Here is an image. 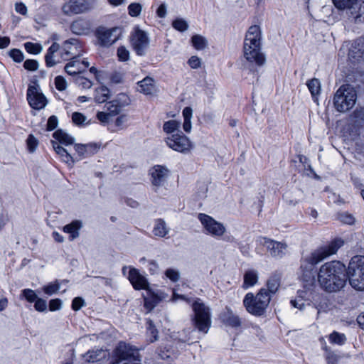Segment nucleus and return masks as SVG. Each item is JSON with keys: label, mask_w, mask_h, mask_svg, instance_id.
<instances>
[{"label": "nucleus", "mask_w": 364, "mask_h": 364, "mask_svg": "<svg viewBox=\"0 0 364 364\" xmlns=\"http://www.w3.org/2000/svg\"><path fill=\"white\" fill-rule=\"evenodd\" d=\"M172 26L176 31L184 32L188 28V23L187 21L181 18H177L172 22Z\"/></svg>", "instance_id": "obj_39"}, {"label": "nucleus", "mask_w": 364, "mask_h": 364, "mask_svg": "<svg viewBox=\"0 0 364 364\" xmlns=\"http://www.w3.org/2000/svg\"><path fill=\"white\" fill-rule=\"evenodd\" d=\"M326 360L328 364H337L338 358L335 353L329 352L326 355Z\"/></svg>", "instance_id": "obj_63"}, {"label": "nucleus", "mask_w": 364, "mask_h": 364, "mask_svg": "<svg viewBox=\"0 0 364 364\" xmlns=\"http://www.w3.org/2000/svg\"><path fill=\"white\" fill-rule=\"evenodd\" d=\"M290 304L293 307L296 308L299 310H303L305 306V304L302 301V299H299L297 298H296L295 299H291Z\"/></svg>", "instance_id": "obj_62"}, {"label": "nucleus", "mask_w": 364, "mask_h": 364, "mask_svg": "<svg viewBox=\"0 0 364 364\" xmlns=\"http://www.w3.org/2000/svg\"><path fill=\"white\" fill-rule=\"evenodd\" d=\"M261 41L260 27L257 25L251 26L244 41V56L247 61L255 63L259 66L263 65L266 61L265 56L261 51Z\"/></svg>", "instance_id": "obj_2"}, {"label": "nucleus", "mask_w": 364, "mask_h": 364, "mask_svg": "<svg viewBox=\"0 0 364 364\" xmlns=\"http://www.w3.org/2000/svg\"><path fill=\"white\" fill-rule=\"evenodd\" d=\"M334 6L339 10H346L347 14L354 18L355 21L364 20V0H333Z\"/></svg>", "instance_id": "obj_8"}, {"label": "nucleus", "mask_w": 364, "mask_h": 364, "mask_svg": "<svg viewBox=\"0 0 364 364\" xmlns=\"http://www.w3.org/2000/svg\"><path fill=\"white\" fill-rule=\"evenodd\" d=\"M27 100L30 106L36 109L44 108L48 103L46 97L34 85H29L27 90Z\"/></svg>", "instance_id": "obj_16"}, {"label": "nucleus", "mask_w": 364, "mask_h": 364, "mask_svg": "<svg viewBox=\"0 0 364 364\" xmlns=\"http://www.w3.org/2000/svg\"><path fill=\"white\" fill-rule=\"evenodd\" d=\"M53 136L55 139L58 141L59 144L68 146L71 145L74 143V138L63 131L62 129H58L53 134Z\"/></svg>", "instance_id": "obj_28"}, {"label": "nucleus", "mask_w": 364, "mask_h": 364, "mask_svg": "<svg viewBox=\"0 0 364 364\" xmlns=\"http://www.w3.org/2000/svg\"><path fill=\"white\" fill-rule=\"evenodd\" d=\"M60 285L56 280L53 283H50L48 285L44 286L43 290L46 294L50 296L56 293L60 289Z\"/></svg>", "instance_id": "obj_43"}, {"label": "nucleus", "mask_w": 364, "mask_h": 364, "mask_svg": "<svg viewBox=\"0 0 364 364\" xmlns=\"http://www.w3.org/2000/svg\"><path fill=\"white\" fill-rule=\"evenodd\" d=\"M193 110L191 107H186L183 110V117L184 119L183 128L186 132L189 133L191 130V117Z\"/></svg>", "instance_id": "obj_36"}, {"label": "nucleus", "mask_w": 364, "mask_h": 364, "mask_svg": "<svg viewBox=\"0 0 364 364\" xmlns=\"http://www.w3.org/2000/svg\"><path fill=\"white\" fill-rule=\"evenodd\" d=\"M55 85L57 90L60 91H63L67 87V82L65 79L60 75L55 77Z\"/></svg>", "instance_id": "obj_51"}, {"label": "nucleus", "mask_w": 364, "mask_h": 364, "mask_svg": "<svg viewBox=\"0 0 364 364\" xmlns=\"http://www.w3.org/2000/svg\"><path fill=\"white\" fill-rule=\"evenodd\" d=\"M61 306L62 301L59 299H51L49 302V309L51 311L59 310Z\"/></svg>", "instance_id": "obj_59"}, {"label": "nucleus", "mask_w": 364, "mask_h": 364, "mask_svg": "<svg viewBox=\"0 0 364 364\" xmlns=\"http://www.w3.org/2000/svg\"><path fill=\"white\" fill-rule=\"evenodd\" d=\"M338 218L341 222L348 225H351L355 221L354 217L348 213H340L338 215Z\"/></svg>", "instance_id": "obj_53"}, {"label": "nucleus", "mask_w": 364, "mask_h": 364, "mask_svg": "<svg viewBox=\"0 0 364 364\" xmlns=\"http://www.w3.org/2000/svg\"><path fill=\"white\" fill-rule=\"evenodd\" d=\"M73 60L66 64L65 66V71L70 75H74L75 77L82 72V67L81 66L80 61L78 60V56H74Z\"/></svg>", "instance_id": "obj_25"}, {"label": "nucleus", "mask_w": 364, "mask_h": 364, "mask_svg": "<svg viewBox=\"0 0 364 364\" xmlns=\"http://www.w3.org/2000/svg\"><path fill=\"white\" fill-rule=\"evenodd\" d=\"M329 341L332 343L341 346L346 343V337L343 333H340L336 331H334L331 334H330Z\"/></svg>", "instance_id": "obj_40"}, {"label": "nucleus", "mask_w": 364, "mask_h": 364, "mask_svg": "<svg viewBox=\"0 0 364 364\" xmlns=\"http://www.w3.org/2000/svg\"><path fill=\"white\" fill-rule=\"evenodd\" d=\"M95 36L98 43L102 47H108L114 43L119 38L120 29L117 27L110 29L100 27L97 29Z\"/></svg>", "instance_id": "obj_11"}, {"label": "nucleus", "mask_w": 364, "mask_h": 364, "mask_svg": "<svg viewBox=\"0 0 364 364\" xmlns=\"http://www.w3.org/2000/svg\"><path fill=\"white\" fill-rule=\"evenodd\" d=\"M258 272L254 269L247 271L244 275L243 288L247 289L257 284Z\"/></svg>", "instance_id": "obj_29"}, {"label": "nucleus", "mask_w": 364, "mask_h": 364, "mask_svg": "<svg viewBox=\"0 0 364 364\" xmlns=\"http://www.w3.org/2000/svg\"><path fill=\"white\" fill-rule=\"evenodd\" d=\"M177 352V350L169 343L161 346L157 350L159 356L163 360H173L176 357Z\"/></svg>", "instance_id": "obj_24"}, {"label": "nucleus", "mask_w": 364, "mask_h": 364, "mask_svg": "<svg viewBox=\"0 0 364 364\" xmlns=\"http://www.w3.org/2000/svg\"><path fill=\"white\" fill-rule=\"evenodd\" d=\"M191 43L193 46L198 50L205 49L208 46L207 39L200 35L193 36Z\"/></svg>", "instance_id": "obj_37"}, {"label": "nucleus", "mask_w": 364, "mask_h": 364, "mask_svg": "<svg viewBox=\"0 0 364 364\" xmlns=\"http://www.w3.org/2000/svg\"><path fill=\"white\" fill-rule=\"evenodd\" d=\"M85 361L88 363H95L100 361L101 360L105 358L106 352L102 349H95L87 351L83 355Z\"/></svg>", "instance_id": "obj_27"}, {"label": "nucleus", "mask_w": 364, "mask_h": 364, "mask_svg": "<svg viewBox=\"0 0 364 364\" xmlns=\"http://www.w3.org/2000/svg\"><path fill=\"white\" fill-rule=\"evenodd\" d=\"M149 174L151 184L154 187V191H156L157 188L164 186L166 183L170 171L165 166L155 165L149 170Z\"/></svg>", "instance_id": "obj_14"}, {"label": "nucleus", "mask_w": 364, "mask_h": 364, "mask_svg": "<svg viewBox=\"0 0 364 364\" xmlns=\"http://www.w3.org/2000/svg\"><path fill=\"white\" fill-rule=\"evenodd\" d=\"M269 302L270 296L265 288H262L255 296L251 292L247 293L243 299L247 311L257 316L264 314Z\"/></svg>", "instance_id": "obj_4"}, {"label": "nucleus", "mask_w": 364, "mask_h": 364, "mask_svg": "<svg viewBox=\"0 0 364 364\" xmlns=\"http://www.w3.org/2000/svg\"><path fill=\"white\" fill-rule=\"evenodd\" d=\"M26 142H27L28 149L29 150V151L30 152L35 151V150L36 149L38 144V141L36 139V138L33 135L30 134L26 140Z\"/></svg>", "instance_id": "obj_49"}, {"label": "nucleus", "mask_w": 364, "mask_h": 364, "mask_svg": "<svg viewBox=\"0 0 364 364\" xmlns=\"http://www.w3.org/2000/svg\"><path fill=\"white\" fill-rule=\"evenodd\" d=\"M166 143L169 148L183 154L188 153L193 146L190 139L182 132L167 137Z\"/></svg>", "instance_id": "obj_10"}, {"label": "nucleus", "mask_w": 364, "mask_h": 364, "mask_svg": "<svg viewBox=\"0 0 364 364\" xmlns=\"http://www.w3.org/2000/svg\"><path fill=\"white\" fill-rule=\"evenodd\" d=\"M223 323L232 328H237L241 326V320L237 315H235L230 308H226L220 316Z\"/></svg>", "instance_id": "obj_22"}, {"label": "nucleus", "mask_w": 364, "mask_h": 364, "mask_svg": "<svg viewBox=\"0 0 364 364\" xmlns=\"http://www.w3.org/2000/svg\"><path fill=\"white\" fill-rule=\"evenodd\" d=\"M154 79L150 77H146L142 80L138 82L139 91L144 95H151L155 89L154 84Z\"/></svg>", "instance_id": "obj_26"}, {"label": "nucleus", "mask_w": 364, "mask_h": 364, "mask_svg": "<svg viewBox=\"0 0 364 364\" xmlns=\"http://www.w3.org/2000/svg\"><path fill=\"white\" fill-rule=\"evenodd\" d=\"M306 85L312 95L314 102L318 101V95L321 92V82L318 79L313 78L306 82Z\"/></svg>", "instance_id": "obj_32"}, {"label": "nucleus", "mask_w": 364, "mask_h": 364, "mask_svg": "<svg viewBox=\"0 0 364 364\" xmlns=\"http://www.w3.org/2000/svg\"><path fill=\"white\" fill-rule=\"evenodd\" d=\"M82 227V223L79 220L73 221L63 228L65 232L70 234V240H73L79 236V230Z\"/></svg>", "instance_id": "obj_30"}, {"label": "nucleus", "mask_w": 364, "mask_h": 364, "mask_svg": "<svg viewBox=\"0 0 364 364\" xmlns=\"http://www.w3.org/2000/svg\"><path fill=\"white\" fill-rule=\"evenodd\" d=\"M75 149L80 156L87 157L96 154L100 149V145L96 143L75 144Z\"/></svg>", "instance_id": "obj_23"}, {"label": "nucleus", "mask_w": 364, "mask_h": 364, "mask_svg": "<svg viewBox=\"0 0 364 364\" xmlns=\"http://www.w3.org/2000/svg\"><path fill=\"white\" fill-rule=\"evenodd\" d=\"M75 82L79 87H82V89H90L93 85L91 80L82 75H77L75 77Z\"/></svg>", "instance_id": "obj_41"}, {"label": "nucleus", "mask_w": 364, "mask_h": 364, "mask_svg": "<svg viewBox=\"0 0 364 364\" xmlns=\"http://www.w3.org/2000/svg\"><path fill=\"white\" fill-rule=\"evenodd\" d=\"M21 295L30 303L34 302L37 299V294L31 289H25L21 291Z\"/></svg>", "instance_id": "obj_46"}, {"label": "nucleus", "mask_w": 364, "mask_h": 364, "mask_svg": "<svg viewBox=\"0 0 364 364\" xmlns=\"http://www.w3.org/2000/svg\"><path fill=\"white\" fill-rule=\"evenodd\" d=\"M58 124V119L56 116L52 115L50 116L47 122V130L52 131L55 129Z\"/></svg>", "instance_id": "obj_58"}, {"label": "nucleus", "mask_w": 364, "mask_h": 364, "mask_svg": "<svg viewBox=\"0 0 364 364\" xmlns=\"http://www.w3.org/2000/svg\"><path fill=\"white\" fill-rule=\"evenodd\" d=\"M23 67L27 70L36 71L38 68V63L36 60L28 59L24 62Z\"/></svg>", "instance_id": "obj_52"}, {"label": "nucleus", "mask_w": 364, "mask_h": 364, "mask_svg": "<svg viewBox=\"0 0 364 364\" xmlns=\"http://www.w3.org/2000/svg\"><path fill=\"white\" fill-rule=\"evenodd\" d=\"M15 10L17 13L22 15H26L27 14V7L23 3H16L15 5Z\"/></svg>", "instance_id": "obj_64"}, {"label": "nucleus", "mask_w": 364, "mask_h": 364, "mask_svg": "<svg viewBox=\"0 0 364 364\" xmlns=\"http://www.w3.org/2000/svg\"><path fill=\"white\" fill-rule=\"evenodd\" d=\"M180 123L176 120H169L164 124L163 129L167 134H171L178 129Z\"/></svg>", "instance_id": "obj_42"}, {"label": "nucleus", "mask_w": 364, "mask_h": 364, "mask_svg": "<svg viewBox=\"0 0 364 364\" xmlns=\"http://www.w3.org/2000/svg\"><path fill=\"white\" fill-rule=\"evenodd\" d=\"M259 245L264 246L273 257L281 258L285 253L287 245L265 237H261L257 240Z\"/></svg>", "instance_id": "obj_13"}, {"label": "nucleus", "mask_w": 364, "mask_h": 364, "mask_svg": "<svg viewBox=\"0 0 364 364\" xmlns=\"http://www.w3.org/2000/svg\"><path fill=\"white\" fill-rule=\"evenodd\" d=\"M80 44L77 39L70 38L65 41L63 45L62 57L67 59L70 57L78 56L80 52Z\"/></svg>", "instance_id": "obj_18"}, {"label": "nucleus", "mask_w": 364, "mask_h": 364, "mask_svg": "<svg viewBox=\"0 0 364 364\" xmlns=\"http://www.w3.org/2000/svg\"><path fill=\"white\" fill-rule=\"evenodd\" d=\"M115 355L116 359L114 360H119V364H121L122 361L127 360L140 361L138 349L135 346L124 342L119 343L115 350Z\"/></svg>", "instance_id": "obj_12"}, {"label": "nucleus", "mask_w": 364, "mask_h": 364, "mask_svg": "<svg viewBox=\"0 0 364 364\" xmlns=\"http://www.w3.org/2000/svg\"><path fill=\"white\" fill-rule=\"evenodd\" d=\"M85 305V300L82 297H75L72 301V309L74 311L80 310Z\"/></svg>", "instance_id": "obj_55"}, {"label": "nucleus", "mask_w": 364, "mask_h": 364, "mask_svg": "<svg viewBox=\"0 0 364 364\" xmlns=\"http://www.w3.org/2000/svg\"><path fill=\"white\" fill-rule=\"evenodd\" d=\"M34 307L36 311H40V312H43L47 309V303H46V300L41 299V298H38L35 301Z\"/></svg>", "instance_id": "obj_56"}, {"label": "nucleus", "mask_w": 364, "mask_h": 364, "mask_svg": "<svg viewBox=\"0 0 364 364\" xmlns=\"http://www.w3.org/2000/svg\"><path fill=\"white\" fill-rule=\"evenodd\" d=\"M91 24L89 21L83 18H78L74 21L70 26L73 33L78 36L87 35L89 33Z\"/></svg>", "instance_id": "obj_21"}, {"label": "nucleus", "mask_w": 364, "mask_h": 364, "mask_svg": "<svg viewBox=\"0 0 364 364\" xmlns=\"http://www.w3.org/2000/svg\"><path fill=\"white\" fill-rule=\"evenodd\" d=\"M194 311L193 323L199 332L207 333L211 326V314L208 306L198 299L193 304Z\"/></svg>", "instance_id": "obj_7"}, {"label": "nucleus", "mask_w": 364, "mask_h": 364, "mask_svg": "<svg viewBox=\"0 0 364 364\" xmlns=\"http://www.w3.org/2000/svg\"><path fill=\"white\" fill-rule=\"evenodd\" d=\"M168 228L163 219H157L155 220L153 229L154 235L164 237L168 233Z\"/></svg>", "instance_id": "obj_31"}, {"label": "nucleus", "mask_w": 364, "mask_h": 364, "mask_svg": "<svg viewBox=\"0 0 364 364\" xmlns=\"http://www.w3.org/2000/svg\"><path fill=\"white\" fill-rule=\"evenodd\" d=\"M72 120L74 124L81 125L86 120V117L80 112H74L72 115Z\"/></svg>", "instance_id": "obj_57"}, {"label": "nucleus", "mask_w": 364, "mask_h": 364, "mask_svg": "<svg viewBox=\"0 0 364 364\" xmlns=\"http://www.w3.org/2000/svg\"><path fill=\"white\" fill-rule=\"evenodd\" d=\"M109 98V90L106 86H100L95 92V100L97 103H103Z\"/></svg>", "instance_id": "obj_33"}, {"label": "nucleus", "mask_w": 364, "mask_h": 364, "mask_svg": "<svg viewBox=\"0 0 364 364\" xmlns=\"http://www.w3.org/2000/svg\"><path fill=\"white\" fill-rule=\"evenodd\" d=\"M364 56V41L361 38L354 41L349 48L348 58L353 62L359 61Z\"/></svg>", "instance_id": "obj_20"}, {"label": "nucleus", "mask_w": 364, "mask_h": 364, "mask_svg": "<svg viewBox=\"0 0 364 364\" xmlns=\"http://www.w3.org/2000/svg\"><path fill=\"white\" fill-rule=\"evenodd\" d=\"M53 147L55 152L61 157L63 156V155L65 153H68V151L63 148L60 144H59L57 141H52Z\"/></svg>", "instance_id": "obj_60"}, {"label": "nucleus", "mask_w": 364, "mask_h": 364, "mask_svg": "<svg viewBox=\"0 0 364 364\" xmlns=\"http://www.w3.org/2000/svg\"><path fill=\"white\" fill-rule=\"evenodd\" d=\"M117 56L121 61H127L129 59V52L124 46H120L117 49Z\"/></svg>", "instance_id": "obj_50"}, {"label": "nucleus", "mask_w": 364, "mask_h": 364, "mask_svg": "<svg viewBox=\"0 0 364 364\" xmlns=\"http://www.w3.org/2000/svg\"><path fill=\"white\" fill-rule=\"evenodd\" d=\"M351 117L355 123L364 125V107H356Z\"/></svg>", "instance_id": "obj_38"}, {"label": "nucleus", "mask_w": 364, "mask_h": 364, "mask_svg": "<svg viewBox=\"0 0 364 364\" xmlns=\"http://www.w3.org/2000/svg\"><path fill=\"white\" fill-rule=\"evenodd\" d=\"M128 279L135 289H146L149 287L146 278L135 268L130 269Z\"/></svg>", "instance_id": "obj_19"}, {"label": "nucleus", "mask_w": 364, "mask_h": 364, "mask_svg": "<svg viewBox=\"0 0 364 364\" xmlns=\"http://www.w3.org/2000/svg\"><path fill=\"white\" fill-rule=\"evenodd\" d=\"M358 291L364 290V256L356 255L351 258L346 269V279Z\"/></svg>", "instance_id": "obj_5"}, {"label": "nucleus", "mask_w": 364, "mask_h": 364, "mask_svg": "<svg viewBox=\"0 0 364 364\" xmlns=\"http://www.w3.org/2000/svg\"><path fill=\"white\" fill-rule=\"evenodd\" d=\"M343 245L344 241L341 238H336L326 247L315 251L306 257L301 264V269L304 271V277H310L316 264L327 257L336 253Z\"/></svg>", "instance_id": "obj_3"}, {"label": "nucleus", "mask_w": 364, "mask_h": 364, "mask_svg": "<svg viewBox=\"0 0 364 364\" xmlns=\"http://www.w3.org/2000/svg\"><path fill=\"white\" fill-rule=\"evenodd\" d=\"M356 100L357 93L354 88L345 85L340 87L336 92L333 105L338 112H346L355 105Z\"/></svg>", "instance_id": "obj_6"}, {"label": "nucleus", "mask_w": 364, "mask_h": 364, "mask_svg": "<svg viewBox=\"0 0 364 364\" xmlns=\"http://www.w3.org/2000/svg\"><path fill=\"white\" fill-rule=\"evenodd\" d=\"M129 104L128 96L120 93L117 97L105 104V108L110 116H115L120 113L122 109Z\"/></svg>", "instance_id": "obj_17"}, {"label": "nucleus", "mask_w": 364, "mask_h": 364, "mask_svg": "<svg viewBox=\"0 0 364 364\" xmlns=\"http://www.w3.org/2000/svg\"><path fill=\"white\" fill-rule=\"evenodd\" d=\"M142 6L139 3H132L128 6V13L132 17H136L140 15Z\"/></svg>", "instance_id": "obj_45"}, {"label": "nucleus", "mask_w": 364, "mask_h": 364, "mask_svg": "<svg viewBox=\"0 0 364 364\" xmlns=\"http://www.w3.org/2000/svg\"><path fill=\"white\" fill-rule=\"evenodd\" d=\"M188 63L189 66L193 69H197L200 67V59L197 56H192L188 60Z\"/></svg>", "instance_id": "obj_61"}, {"label": "nucleus", "mask_w": 364, "mask_h": 364, "mask_svg": "<svg viewBox=\"0 0 364 364\" xmlns=\"http://www.w3.org/2000/svg\"><path fill=\"white\" fill-rule=\"evenodd\" d=\"M9 56L16 63H21L24 59V55L22 51L16 48H14L10 50Z\"/></svg>", "instance_id": "obj_47"}, {"label": "nucleus", "mask_w": 364, "mask_h": 364, "mask_svg": "<svg viewBox=\"0 0 364 364\" xmlns=\"http://www.w3.org/2000/svg\"><path fill=\"white\" fill-rule=\"evenodd\" d=\"M198 218L201 223L206 233L214 237H220L225 232L224 225L205 213H199Z\"/></svg>", "instance_id": "obj_9"}, {"label": "nucleus", "mask_w": 364, "mask_h": 364, "mask_svg": "<svg viewBox=\"0 0 364 364\" xmlns=\"http://www.w3.org/2000/svg\"><path fill=\"white\" fill-rule=\"evenodd\" d=\"M320 286L328 292H336L341 289L346 282V267L338 261H332L323 264L318 273Z\"/></svg>", "instance_id": "obj_1"}, {"label": "nucleus", "mask_w": 364, "mask_h": 364, "mask_svg": "<svg viewBox=\"0 0 364 364\" xmlns=\"http://www.w3.org/2000/svg\"><path fill=\"white\" fill-rule=\"evenodd\" d=\"M24 48L28 53L35 55L40 53L42 50V46L40 44L31 42L26 43Z\"/></svg>", "instance_id": "obj_44"}, {"label": "nucleus", "mask_w": 364, "mask_h": 364, "mask_svg": "<svg viewBox=\"0 0 364 364\" xmlns=\"http://www.w3.org/2000/svg\"><path fill=\"white\" fill-rule=\"evenodd\" d=\"M131 42L134 50L138 55H144L149 46V38L147 33L142 30L136 28L131 37Z\"/></svg>", "instance_id": "obj_15"}, {"label": "nucleus", "mask_w": 364, "mask_h": 364, "mask_svg": "<svg viewBox=\"0 0 364 364\" xmlns=\"http://www.w3.org/2000/svg\"><path fill=\"white\" fill-rule=\"evenodd\" d=\"M166 276L172 282H177L180 279L179 272L175 269H167L165 272Z\"/></svg>", "instance_id": "obj_48"}, {"label": "nucleus", "mask_w": 364, "mask_h": 364, "mask_svg": "<svg viewBox=\"0 0 364 364\" xmlns=\"http://www.w3.org/2000/svg\"><path fill=\"white\" fill-rule=\"evenodd\" d=\"M60 48V46L57 43H53L48 49L47 53L45 56V60H48L49 64L50 63V55H54Z\"/></svg>", "instance_id": "obj_54"}, {"label": "nucleus", "mask_w": 364, "mask_h": 364, "mask_svg": "<svg viewBox=\"0 0 364 364\" xmlns=\"http://www.w3.org/2000/svg\"><path fill=\"white\" fill-rule=\"evenodd\" d=\"M146 336L150 343H154L159 339V331L151 320L146 322Z\"/></svg>", "instance_id": "obj_35"}, {"label": "nucleus", "mask_w": 364, "mask_h": 364, "mask_svg": "<svg viewBox=\"0 0 364 364\" xmlns=\"http://www.w3.org/2000/svg\"><path fill=\"white\" fill-rule=\"evenodd\" d=\"M279 286L280 279L277 276H272L267 280L266 290L270 298L277 291Z\"/></svg>", "instance_id": "obj_34"}]
</instances>
